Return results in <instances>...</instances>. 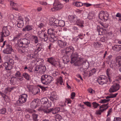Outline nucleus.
<instances>
[{
    "label": "nucleus",
    "mask_w": 121,
    "mask_h": 121,
    "mask_svg": "<svg viewBox=\"0 0 121 121\" xmlns=\"http://www.w3.org/2000/svg\"><path fill=\"white\" fill-rule=\"evenodd\" d=\"M54 80L52 76L45 74L42 75L41 77V82L44 85L49 84Z\"/></svg>",
    "instance_id": "1"
},
{
    "label": "nucleus",
    "mask_w": 121,
    "mask_h": 121,
    "mask_svg": "<svg viewBox=\"0 0 121 121\" xmlns=\"http://www.w3.org/2000/svg\"><path fill=\"white\" fill-rule=\"evenodd\" d=\"M30 41L26 38H21L18 40L17 45L19 47L27 48L30 44Z\"/></svg>",
    "instance_id": "2"
},
{
    "label": "nucleus",
    "mask_w": 121,
    "mask_h": 121,
    "mask_svg": "<svg viewBox=\"0 0 121 121\" xmlns=\"http://www.w3.org/2000/svg\"><path fill=\"white\" fill-rule=\"evenodd\" d=\"M58 31H56L53 28H50L48 30V34L49 35H50L52 39L54 41H56L57 40V39L56 37L55 36V33H58L59 35H60L61 34L59 33V34Z\"/></svg>",
    "instance_id": "3"
},
{
    "label": "nucleus",
    "mask_w": 121,
    "mask_h": 121,
    "mask_svg": "<svg viewBox=\"0 0 121 121\" xmlns=\"http://www.w3.org/2000/svg\"><path fill=\"white\" fill-rule=\"evenodd\" d=\"M28 95L27 94H24L20 95L19 96L18 100L17 102V105L18 106L22 105L27 101Z\"/></svg>",
    "instance_id": "4"
},
{
    "label": "nucleus",
    "mask_w": 121,
    "mask_h": 121,
    "mask_svg": "<svg viewBox=\"0 0 121 121\" xmlns=\"http://www.w3.org/2000/svg\"><path fill=\"white\" fill-rule=\"evenodd\" d=\"M108 79V78L106 76L104 75H101L98 78L97 81L99 84L103 85L107 84Z\"/></svg>",
    "instance_id": "5"
},
{
    "label": "nucleus",
    "mask_w": 121,
    "mask_h": 121,
    "mask_svg": "<svg viewBox=\"0 0 121 121\" xmlns=\"http://www.w3.org/2000/svg\"><path fill=\"white\" fill-rule=\"evenodd\" d=\"M14 63V60L8 57L7 62H5L4 64V65L6 70H10L12 69V65Z\"/></svg>",
    "instance_id": "6"
},
{
    "label": "nucleus",
    "mask_w": 121,
    "mask_h": 121,
    "mask_svg": "<svg viewBox=\"0 0 121 121\" xmlns=\"http://www.w3.org/2000/svg\"><path fill=\"white\" fill-rule=\"evenodd\" d=\"M109 15L108 13L106 11H102L100 12L99 15V18L101 20H104L106 21L108 20V18Z\"/></svg>",
    "instance_id": "7"
},
{
    "label": "nucleus",
    "mask_w": 121,
    "mask_h": 121,
    "mask_svg": "<svg viewBox=\"0 0 121 121\" xmlns=\"http://www.w3.org/2000/svg\"><path fill=\"white\" fill-rule=\"evenodd\" d=\"M63 7V6L61 3L58 1H56L54 4L53 7L51 9V10L52 11H54L60 9Z\"/></svg>",
    "instance_id": "8"
},
{
    "label": "nucleus",
    "mask_w": 121,
    "mask_h": 121,
    "mask_svg": "<svg viewBox=\"0 0 121 121\" xmlns=\"http://www.w3.org/2000/svg\"><path fill=\"white\" fill-rule=\"evenodd\" d=\"M120 87L119 84L117 83H115L109 89L110 93L115 92L119 90Z\"/></svg>",
    "instance_id": "9"
},
{
    "label": "nucleus",
    "mask_w": 121,
    "mask_h": 121,
    "mask_svg": "<svg viewBox=\"0 0 121 121\" xmlns=\"http://www.w3.org/2000/svg\"><path fill=\"white\" fill-rule=\"evenodd\" d=\"M40 101L42 104L44 105V106L46 107L47 108L51 106V102L48 103V99L46 97H44L42 99L40 100Z\"/></svg>",
    "instance_id": "10"
},
{
    "label": "nucleus",
    "mask_w": 121,
    "mask_h": 121,
    "mask_svg": "<svg viewBox=\"0 0 121 121\" xmlns=\"http://www.w3.org/2000/svg\"><path fill=\"white\" fill-rule=\"evenodd\" d=\"M6 48L3 51V53L5 54H11L13 52V49L12 46L9 44L6 45Z\"/></svg>",
    "instance_id": "11"
},
{
    "label": "nucleus",
    "mask_w": 121,
    "mask_h": 121,
    "mask_svg": "<svg viewBox=\"0 0 121 121\" xmlns=\"http://www.w3.org/2000/svg\"><path fill=\"white\" fill-rule=\"evenodd\" d=\"M86 60L83 58H79L75 63L73 64L75 66H82Z\"/></svg>",
    "instance_id": "12"
},
{
    "label": "nucleus",
    "mask_w": 121,
    "mask_h": 121,
    "mask_svg": "<svg viewBox=\"0 0 121 121\" xmlns=\"http://www.w3.org/2000/svg\"><path fill=\"white\" fill-rule=\"evenodd\" d=\"M58 46L60 48H64L67 45V42L64 40H58L56 42Z\"/></svg>",
    "instance_id": "13"
},
{
    "label": "nucleus",
    "mask_w": 121,
    "mask_h": 121,
    "mask_svg": "<svg viewBox=\"0 0 121 121\" xmlns=\"http://www.w3.org/2000/svg\"><path fill=\"white\" fill-rule=\"evenodd\" d=\"M1 34L3 35L4 37H6L9 35L10 32L7 29V26H3Z\"/></svg>",
    "instance_id": "14"
},
{
    "label": "nucleus",
    "mask_w": 121,
    "mask_h": 121,
    "mask_svg": "<svg viewBox=\"0 0 121 121\" xmlns=\"http://www.w3.org/2000/svg\"><path fill=\"white\" fill-rule=\"evenodd\" d=\"M51 95L49 97V99L53 103H54L58 99V96L57 95L55 92L54 91L52 92Z\"/></svg>",
    "instance_id": "15"
},
{
    "label": "nucleus",
    "mask_w": 121,
    "mask_h": 121,
    "mask_svg": "<svg viewBox=\"0 0 121 121\" xmlns=\"http://www.w3.org/2000/svg\"><path fill=\"white\" fill-rule=\"evenodd\" d=\"M29 92L33 95H35L38 93L37 91L36 88H34L33 86H29L27 87Z\"/></svg>",
    "instance_id": "16"
},
{
    "label": "nucleus",
    "mask_w": 121,
    "mask_h": 121,
    "mask_svg": "<svg viewBox=\"0 0 121 121\" xmlns=\"http://www.w3.org/2000/svg\"><path fill=\"white\" fill-rule=\"evenodd\" d=\"M42 110L44 112L46 113L47 114L49 113L50 112H52V113L53 114H56V112L55 111L53 108H51L49 109H43L41 108H39L38 109V110L40 111Z\"/></svg>",
    "instance_id": "17"
},
{
    "label": "nucleus",
    "mask_w": 121,
    "mask_h": 121,
    "mask_svg": "<svg viewBox=\"0 0 121 121\" xmlns=\"http://www.w3.org/2000/svg\"><path fill=\"white\" fill-rule=\"evenodd\" d=\"M47 61L54 66H56V64L58 63V62L56 61L55 58L52 57L48 58Z\"/></svg>",
    "instance_id": "18"
},
{
    "label": "nucleus",
    "mask_w": 121,
    "mask_h": 121,
    "mask_svg": "<svg viewBox=\"0 0 121 121\" xmlns=\"http://www.w3.org/2000/svg\"><path fill=\"white\" fill-rule=\"evenodd\" d=\"M78 55L77 52H75L74 54L73 53L71 56V61L70 62L71 63L75 62L78 59Z\"/></svg>",
    "instance_id": "19"
},
{
    "label": "nucleus",
    "mask_w": 121,
    "mask_h": 121,
    "mask_svg": "<svg viewBox=\"0 0 121 121\" xmlns=\"http://www.w3.org/2000/svg\"><path fill=\"white\" fill-rule=\"evenodd\" d=\"M64 50H65V53L66 54H68L70 52H73L74 51V48L71 45L67 47Z\"/></svg>",
    "instance_id": "20"
},
{
    "label": "nucleus",
    "mask_w": 121,
    "mask_h": 121,
    "mask_svg": "<svg viewBox=\"0 0 121 121\" xmlns=\"http://www.w3.org/2000/svg\"><path fill=\"white\" fill-rule=\"evenodd\" d=\"M68 17L69 20L71 23L75 24L77 22L78 17L75 15L70 16Z\"/></svg>",
    "instance_id": "21"
},
{
    "label": "nucleus",
    "mask_w": 121,
    "mask_h": 121,
    "mask_svg": "<svg viewBox=\"0 0 121 121\" xmlns=\"http://www.w3.org/2000/svg\"><path fill=\"white\" fill-rule=\"evenodd\" d=\"M38 106L39 104H38V101L37 99H34L30 103V106L32 108H35L37 106Z\"/></svg>",
    "instance_id": "22"
},
{
    "label": "nucleus",
    "mask_w": 121,
    "mask_h": 121,
    "mask_svg": "<svg viewBox=\"0 0 121 121\" xmlns=\"http://www.w3.org/2000/svg\"><path fill=\"white\" fill-rule=\"evenodd\" d=\"M106 73L107 76H108V79H109V81L111 82L112 80L111 79V78L113 77V73L110 69H108L107 70Z\"/></svg>",
    "instance_id": "23"
},
{
    "label": "nucleus",
    "mask_w": 121,
    "mask_h": 121,
    "mask_svg": "<svg viewBox=\"0 0 121 121\" xmlns=\"http://www.w3.org/2000/svg\"><path fill=\"white\" fill-rule=\"evenodd\" d=\"M112 49L115 51L119 52L121 50V45H116L112 47Z\"/></svg>",
    "instance_id": "24"
},
{
    "label": "nucleus",
    "mask_w": 121,
    "mask_h": 121,
    "mask_svg": "<svg viewBox=\"0 0 121 121\" xmlns=\"http://www.w3.org/2000/svg\"><path fill=\"white\" fill-rule=\"evenodd\" d=\"M33 28L32 26L28 25L23 28L22 30L23 31H29L32 30Z\"/></svg>",
    "instance_id": "25"
},
{
    "label": "nucleus",
    "mask_w": 121,
    "mask_h": 121,
    "mask_svg": "<svg viewBox=\"0 0 121 121\" xmlns=\"http://www.w3.org/2000/svg\"><path fill=\"white\" fill-rule=\"evenodd\" d=\"M59 21V20H56L54 21V22H53L52 21L50 22V23H52V24H51L50 25L53 26L54 28H56L58 26Z\"/></svg>",
    "instance_id": "26"
},
{
    "label": "nucleus",
    "mask_w": 121,
    "mask_h": 121,
    "mask_svg": "<svg viewBox=\"0 0 121 121\" xmlns=\"http://www.w3.org/2000/svg\"><path fill=\"white\" fill-rule=\"evenodd\" d=\"M76 21L77 22L75 24H77V25L80 26L82 27L84 26L83 24L84 23L83 21L79 19L78 18Z\"/></svg>",
    "instance_id": "27"
},
{
    "label": "nucleus",
    "mask_w": 121,
    "mask_h": 121,
    "mask_svg": "<svg viewBox=\"0 0 121 121\" xmlns=\"http://www.w3.org/2000/svg\"><path fill=\"white\" fill-rule=\"evenodd\" d=\"M82 34H80L78 35V36L76 37L75 38L73 39V41L74 43H77L78 41V40L79 39H82Z\"/></svg>",
    "instance_id": "28"
},
{
    "label": "nucleus",
    "mask_w": 121,
    "mask_h": 121,
    "mask_svg": "<svg viewBox=\"0 0 121 121\" xmlns=\"http://www.w3.org/2000/svg\"><path fill=\"white\" fill-rule=\"evenodd\" d=\"M22 34L21 33H19L17 35H15L13 37V41L15 42L16 41H17L19 39L21 38V36H22Z\"/></svg>",
    "instance_id": "29"
},
{
    "label": "nucleus",
    "mask_w": 121,
    "mask_h": 121,
    "mask_svg": "<svg viewBox=\"0 0 121 121\" xmlns=\"http://www.w3.org/2000/svg\"><path fill=\"white\" fill-rule=\"evenodd\" d=\"M46 67L45 65L41 64V67L39 71V73H44L46 71Z\"/></svg>",
    "instance_id": "30"
},
{
    "label": "nucleus",
    "mask_w": 121,
    "mask_h": 121,
    "mask_svg": "<svg viewBox=\"0 0 121 121\" xmlns=\"http://www.w3.org/2000/svg\"><path fill=\"white\" fill-rule=\"evenodd\" d=\"M14 76L17 78L21 77L22 74L19 71L16 69L15 71Z\"/></svg>",
    "instance_id": "31"
},
{
    "label": "nucleus",
    "mask_w": 121,
    "mask_h": 121,
    "mask_svg": "<svg viewBox=\"0 0 121 121\" xmlns=\"http://www.w3.org/2000/svg\"><path fill=\"white\" fill-rule=\"evenodd\" d=\"M105 30V29H103L102 27H100L99 26L97 27V30L99 32V35H101Z\"/></svg>",
    "instance_id": "32"
},
{
    "label": "nucleus",
    "mask_w": 121,
    "mask_h": 121,
    "mask_svg": "<svg viewBox=\"0 0 121 121\" xmlns=\"http://www.w3.org/2000/svg\"><path fill=\"white\" fill-rule=\"evenodd\" d=\"M112 55H110L108 56L106 58L105 60L108 64H109L110 62H111V61L112 60Z\"/></svg>",
    "instance_id": "33"
},
{
    "label": "nucleus",
    "mask_w": 121,
    "mask_h": 121,
    "mask_svg": "<svg viewBox=\"0 0 121 121\" xmlns=\"http://www.w3.org/2000/svg\"><path fill=\"white\" fill-rule=\"evenodd\" d=\"M108 103L106 104H104L99 106V109L103 108L102 109H104V111L105 110L109 107L108 106Z\"/></svg>",
    "instance_id": "34"
},
{
    "label": "nucleus",
    "mask_w": 121,
    "mask_h": 121,
    "mask_svg": "<svg viewBox=\"0 0 121 121\" xmlns=\"http://www.w3.org/2000/svg\"><path fill=\"white\" fill-rule=\"evenodd\" d=\"M73 5L77 7H80L83 5V4L81 2H75L73 3Z\"/></svg>",
    "instance_id": "35"
},
{
    "label": "nucleus",
    "mask_w": 121,
    "mask_h": 121,
    "mask_svg": "<svg viewBox=\"0 0 121 121\" xmlns=\"http://www.w3.org/2000/svg\"><path fill=\"white\" fill-rule=\"evenodd\" d=\"M44 34V31L43 30H42L40 31H39L38 32V36L41 38L43 37V35Z\"/></svg>",
    "instance_id": "36"
},
{
    "label": "nucleus",
    "mask_w": 121,
    "mask_h": 121,
    "mask_svg": "<svg viewBox=\"0 0 121 121\" xmlns=\"http://www.w3.org/2000/svg\"><path fill=\"white\" fill-rule=\"evenodd\" d=\"M94 47L95 48H99L102 46V44L99 42H96L94 43Z\"/></svg>",
    "instance_id": "37"
},
{
    "label": "nucleus",
    "mask_w": 121,
    "mask_h": 121,
    "mask_svg": "<svg viewBox=\"0 0 121 121\" xmlns=\"http://www.w3.org/2000/svg\"><path fill=\"white\" fill-rule=\"evenodd\" d=\"M24 77L28 80H29L30 79V77L28 74L26 73H24L22 74Z\"/></svg>",
    "instance_id": "38"
},
{
    "label": "nucleus",
    "mask_w": 121,
    "mask_h": 121,
    "mask_svg": "<svg viewBox=\"0 0 121 121\" xmlns=\"http://www.w3.org/2000/svg\"><path fill=\"white\" fill-rule=\"evenodd\" d=\"M56 121H60L62 118V117L59 114H57L55 117Z\"/></svg>",
    "instance_id": "39"
},
{
    "label": "nucleus",
    "mask_w": 121,
    "mask_h": 121,
    "mask_svg": "<svg viewBox=\"0 0 121 121\" xmlns=\"http://www.w3.org/2000/svg\"><path fill=\"white\" fill-rule=\"evenodd\" d=\"M82 65L85 69H87L89 67V63L86 60Z\"/></svg>",
    "instance_id": "40"
},
{
    "label": "nucleus",
    "mask_w": 121,
    "mask_h": 121,
    "mask_svg": "<svg viewBox=\"0 0 121 121\" xmlns=\"http://www.w3.org/2000/svg\"><path fill=\"white\" fill-rule=\"evenodd\" d=\"M17 27L19 28H22L23 26L24 25L23 22L21 21H17Z\"/></svg>",
    "instance_id": "41"
},
{
    "label": "nucleus",
    "mask_w": 121,
    "mask_h": 121,
    "mask_svg": "<svg viewBox=\"0 0 121 121\" xmlns=\"http://www.w3.org/2000/svg\"><path fill=\"white\" fill-rule=\"evenodd\" d=\"M63 82V81L62 77H60L57 80V83H59L60 85H62V84Z\"/></svg>",
    "instance_id": "42"
},
{
    "label": "nucleus",
    "mask_w": 121,
    "mask_h": 121,
    "mask_svg": "<svg viewBox=\"0 0 121 121\" xmlns=\"http://www.w3.org/2000/svg\"><path fill=\"white\" fill-rule=\"evenodd\" d=\"M65 25V22L63 20H59L58 26L60 27H63Z\"/></svg>",
    "instance_id": "43"
},
{
    "label": "nucleus",
    "mask_w": 121,
    "mask_h": 121,
    "mask_svg": "<svg viewBox=\"0 0 121 121\" xmlns=\"http://www.w3.org/2000/svg\"><path fill=\"white\" fill-rule=\"evenodd\" d=\"M43 60L41 59H37L35 61V62H36V63L39 65H40V64H42L43 61Z\"/></svg>",
    "instance_id": "44"
},
{
    "label": "nucleus",
    "mask_w": 121,
    "mask_h": 121,
    "mask_svg": "<svg viewBox=\"0 0 121 121\" xmlns=\"http://www.w3.org/2000/svg\"><path fill=\"white\" fill-rule=\"evenodd\" d=\"M16 78L14 77H12L10 80V82L12 84L15 83L16 81Z\"/></svg>",
    "instance_id": "45"
},
{
    "label": "nucleus",
    "mask_w": 121,
    "mask_h": 121,
    "mask_svg": "<svg viewBox=\"0 0 121 121\" xmlns=\"http://www.w3.org/2000/svg\"><path fill=\"white\" fill-rule=\"evenodd\" d=\"M32 38L35 43H37L38 42V40L37 36L35 35H33L32 36Z\"/></svg>",
    "instance_id": "46"
},
{
    "label": "nucleus",
    "mask_w": 121,
    "mask_h": 121,
    "mask_svg": "<svg viewBox=\"0 0 121 121\" xmlns=\"http://www.w3.org/2000/svg\"><path fill=\"white\" fill-rule=\"evenodd\" d=\"M18 6L17 4L15 3L14 5L13 6V8L12 9H13V10H14L16 11H18Z\"/></svg>",
    "instance_id": "47"
},
{
    "label": "nucleus",
    "mask_w": 121,
    "mask_h": 121,
    "mask_svg": "<svg viewBox=\"0 0 121 121\" xmlns=\"http://www.w3.org/2000/svg\"><path fill=\"white\" fill-rule=\"evenodd\" d=\"M43 37L41 38V39H44V41H47L48 40V37L46 33H45L43 35Z\"/></svg>",
    "instance_id": "48"
},
{
    "label": "nucleus",
    "mask_w": 121,
    "mask_h": 121,
    "mask_svg": "<svg viewBox=\"0 0 121 121\" xmlns=\"http://www.w3.org/2000/svg\"><path fill=\"white\" fill-rule=\"evenodd\" d=\"M93 107L95 108H97V107L99 105L96 102H93L92 103Z\"/></svg>",
    "instance_id": "49"
},
{
    "label": "nucleus",
    "mask_w": 121,
    "mask_h": 121,
    "mask_svg": "<svg viewBox=\"0 0 121 121\" xmlns=\"http://www.w3.org/2000/svg\"><path fill=\"white\" fill-rule=\"evenodd\" d=\"M110 100L109 99H101L100 101L99 102L101 103H104L108 102Z\"/></svg>",
    "instance_id": "50"
},
{
    "label": "nucleus",
    "mask_w": 121,
    "mask_h": 121,
    "mask_svg": "<svg viewBox=\"0 0 121 121\" xmlns=\"http://www.w3.org/2000/svg\"><path fill=\"white\" fill-rule=\"evenodd\" d=\"M38 86L39 87L41 90L42 91H43L47 90L46 89L48 88V87H45L40 85H38Z\"/></svg>",
    "instance_id": "51"
},
{
    "label": "nucleus",
    "mask_w": 121,
    "mask_h": 121,
    "mask_svg": "<svg viewBox=\"0 0 121 121\" xmlns=\"http://www.w3.org/2000/svg\"><path fill=\"white\" fill-rule=\"evenodd\" d=\"M33 116L34 119V121H38V120L37 119L38 115L37 114L33 113Z\"/></svg>",
    "instance_id": "52"
},
{
    "label": "nucleus",
    "mask_w": 121,
    "mask_h": 121,
    "mask_svg": "<svg viewBox=\"0 0 121 121\" xmlns=\"http://www.w3.org/2000/svg\"><path fill=\"white\" fill-rule=\"evenodd\" d=\"M104 111V109H100L99 110L96 111V114L97 115H100L101 113Z\"/></svg>",
    "instance_id": "53"
},
{
    "label": "nucleus",
    "mask_w": 121,
    "mask_h": 121,
    "mask_svg": "<svg viewBox=\"0 0 121 121\" xmlns=\"http://www.w3.org/2000/svg\"><path fill=\"white\" fill-rule=\"evenodd\" d=\"M41 66V65L40 64L36 66L35 68V71L37 72L40 69V70Z\"/></svg>",
    "instance_id": "54"
},
{
    "label": "nucleus",
    "mask_w": 121,
    "mask_h": 121,
    "mask_svg": "<svg viewBox=\"0 0 121 121\" xmlns=\"http://www.w3.org/2000/svg\"><path fill=\"white\" fill-rule=\"evenodd\" d=\"M6 112V111L5 108H4L0 110V114H4Z\"/></svg>",
    "instance_id": "55"
},
{
    "label": "nucleus",
    "mask_w": 121,
    "mask_h": 121,
    "mask_svg": "<svg viewBox=\"0 0 121 121\" xmlns=\"http://www.w3.org/2000/svg\"><path fill=\"white\" fill-rule=\"evenodd\" d=\"M107 39V38L106 37L102 35L100 39V41L102 42H104Z\"/></svg>",
    "instance_id": "56"
},
{
    "label": "nucleus",
    "mask_w": 121,
    "mask_h": 121,
    "mask_svg": "<svg viewBox=\"0 0 121 121\" xmlns=\"http://www.w3.org/2000/svg\"><path fill=\"white\" fill-rule=\"evenodd\" d=\"M2 96L3 98L5 101H6L8 98V97L4 93L2 94Z\"/></svg>",
    "instance_id": "57"
},
{
    "label": "nucleus",
    "mask_w": 121,
    "mask_h": 121,
    "mask_svg": "<svg viewBox=\"0 0 121 121\" xmlns=\"http://www.w3.org/2000/svg\"><path fill=\"white\" fill-rule=\"evenodd\" d=\"M43 49L40 46L38 47L35 50V52H36L37 53L38 52L40 51L43 50Z\"/></svg>",
    "instance_id": "58"
},
{
    "label": "nucleus",
    "mask_w": 121,
    "mask_h": 121,
    "mask_svg": "<svg viewBox=\"0 0 121 121\" xmlns=\"http://www.w3.org/2000/svg\"><path fill=\"white\" fill-rule=\"evenodd\" d=\"M27 56L29 59H32L34 58H35V56L33 54H30L28 55Z\"/></svg>",
    "instance_id": "59"
},
{
    "label": "nucleus",
    "mask_w": 121,
    "mask_h": 121,
    "mask_svg": "<svg viewBox=\"0 0 121 121\" xmlns=\"http://www.w3.org/2000/svg\"><path fill=\"white\" fill-rule=\"evenodd\" d=\"M94 16V15L93 14L90 13L88 15V16L87 17V18L89 19H91L93 18Z\"/></svg>",
    "instance_id": "60"
},
{
    "label": "nucleus",
    "mask_w": 121,
    "mask_h": 121,
    "mask_svg": "<svg viewBox=\"0 0 121 121\" xmlns=\"http://www.w3.org/2000/svg\"><path fill=\"white\" fill-rule=\"evenodd\" d=\"M65 64V63H61L58 62V63L57 64H56V65H59V67L61 68H63L64 66V65Z\"/></svg>",
    "instance_id": "61"
},
{
    "label": "nucleus",
    "mask_w": 121,
    "mask_h": 121,
    "mask_svg": "<svg viewBox=\"0 0 121 121\" xmlns=\"http://www.w3.org/2000/svg\"><path fill=\"white\" fill-rule=\"evenodd\" d=\"M88 91L91 94H93L94 93H95V91L91 88L89 89L88 90Z\"/></svg>",
    "instance_id": "62"
},
{
    "label": "nucleus",
    "mask_w": 121,
    "mask_h": 121,
    "mask_svg": "<svg viewBox=\"0 0 121 121\" xmlns=\"http://www.w3.org/2000/svg\"><path fill=\"white\" fill-rule=\"evenodd\" d=\"M4 92L5 94L7 93L8 92H10L9 87H8L5 89L4 90Z\"/></svg>",
    "instance_id": "63"
},
{
    "label": "nucleus",
    "mask_w": 121,
    "mask_h": 121,
    "mask_svg": "<svg viewBox=\"0 0 121 121\" xmlns=\"http://www.w3.org/2000/svg\"><path fill=\"white\" fill-rule=\"evenodd\" d=\"M113 121H121V118L119 117H115Z\"/></svg>",
    "instance_id": "64"
}]
</instances>
